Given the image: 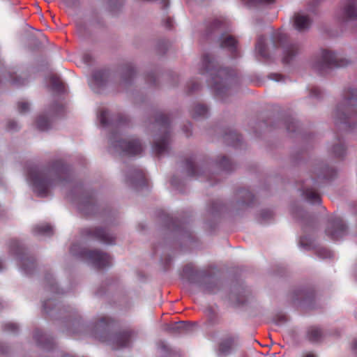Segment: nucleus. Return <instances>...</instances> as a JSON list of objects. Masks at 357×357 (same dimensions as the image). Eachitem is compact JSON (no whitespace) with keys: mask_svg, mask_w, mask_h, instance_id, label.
I'll use <instances>...</instances> for the list:
<instances>
[{"mask_svg":"<svg viewBox=\"0 0 357 357\" xmlns=\"http://www.w3.org/2000/svg\"><path fill=\"white\" fill-rule=\"evenodd\" d=\"M341 18L343 21H357V4L354 0L344 6Z\"/></svg>","mask_w":357,"mask_h":357,"instance_id":"19","label":"nucleus"},{"mask_svg":"<svg viewBox=\"0 0 357 357\" xmlns=\"http://www.w3.org/2000/svg\"><path fill=\"white\" fill-rule=\"evenodd\" d=\"M317 255L321 258H327L331 257V253L327 249L321 248L317 250Z\"/></svg>","mask_w":357,"mask_h":357,"instance_id":"44","label":"nucleus"},{"mask_svg":"<svg viewBox=\"0 0 357 357\" xmlns=\"http://www.w3.org/2000/svg\"><path fill=\"white\" fill-rule=\"evenodd\" d=\"M239 193L243 197V203L250 205L253 202L254 195L249 190H243Z\"/></svg>","mask_w":357,"mask_h":357,"instance_id":"35","label":"nucleus"},{"mask_svg":"<svg viewBox=\"0 0 357 357\" xmlns=\"http://www.w3.org/2000/svg\"><path fill=\"white\" fill-rule=\"evenodd\" d=\"M190 328V324L189 322L179 321L171 324H165L163 330L171 333H183L188 332Z\"/></svg>","mask_w":357,"mask_h":357,"instance_id":"20","label":"nucleus"},{"mask_svg":"<svg viewBox=\"0 0 357 357\" xmlns=\"http://www.w3.org/2000/svg\"><path fill=\"white\" fill-rule=\"evenodd\" d=\"M3 264H2V262H1V261H0V271H1V269H3Z\"/></svg>","mask_w":357,"mask_h":357,"instance_id":"56","label":"nucleus"},{"mask_svg":"<svg viewBox=\"0 0 357 357\" xmlns=\"http://www.w3.org/2000/svg\"><path fill=\"white\" fill-rule=\"evenodd\" d=\"M10 250L17 257L22 271L26 275H31L36 268V262L33 257L26 253L25 248L16 239L10 241Z\"/></svg>","mask_w":357,"mask_h":357,"instance_id":"8","label":"nucleus"},{"mask_svg":"<svg viewBox=\"0 0 357 357\" xmlns=\"http://www.w3.org/2000/svg\"><path fill=\"white\" fill-rule=\"evenodd\" d=\"M45 280L47 281L48 285L50 286L48 289L50 291L57 293V287L56 284L54 282L52 275H47L45 277Z\"/></svg>","mask_w":357,"mask_h":357,"instance_id":"42","label":"nucleus"},{"mask_svg":"<svg viewBox=\"0 0 357 357\" xmlns=\"http://www.w3.org/2000/svg\"><path fill=\"white\" fill-rule=\"evenodd\" d=\"M222 22L220 20H215L207 29V34L212 33L216 29H220Z\"/></svg>","mask_w":357,"mask_h":357,"instance_id":"38","label":"nucleus"},{"mask_svg":"<svg viewBox=\"0 0 357 357\" xmlns=\"http://www.w3.org/2000/svg\"><path fill=\"white\" fill-rule=\"evenodd\" d=\"M323 333L320 328L317 326H311L307 330V337L309 341L312 342H318L321 340Z\"/></svg>","mask_w":357,"mask_h":357,"instance_id":"26","label":"nucleus"},{"mask_svg":"<svg viewBox=\"0 0 357 357\" xmlns=\"http://www.w3.org/2000/svg\"><path fill=\"white\" fill-rule=\"evenodd\" d=\"M270 77L277 82L281 81L282 79V76L279 74H271Z\"/></svg>","mask_w":357,"mask_h":357,"instance_id":"53","label":"nucleus"},{"mask_svg":"<svg viewBox=\"0 0 357 357\" xmlns=\"http://www.w3.org/2000/svg\"><path fill=\"white\" fill-rule=\"evenodd\" d=\"M108 116H109V112L107 109H101L99 112L98 118H99L100 123L103 126H107V125H109Z\"/></svg>","mask_w":357,"mask_h":357,"instance_id":"37","label":"nucleus"},{"mask_svg":"<svg viewBox=\"0 0 357 357\" xmlns=\"http://www.w3.org/2000/svg\"><path fill=\"white\" fill-rule=\"evenodd\" d=\"M57 165L61 167L57 169L56 179L50 178L47 174L38 172L35 169H30L28 173L29 179L33 184L34 190L38 193L40 197H45L47 195L48 190L56 181H61L62 176H65L68 173V169L61 162H57Z\"/></svg>","mask_w":357,"mask_h":357,"instance_id":"5","label":"nucleus"},{"mask_svg":"<svg viewBox=\"0 0 357 357\" xmlns=\"http://www.w3.org/2000/svg\"><path fill=\"white\" fill-rule=\"evenodd\" d=\"M300 243H301V245H303V238H301V240H300Z\"/></svg>","mask_w":357,"mask_h":357,"instance_id":"57","label":"nucleus"},{"mask_svg":"<svg viewBox=\"0 0 357 357\" xmlns=\"http://www.w3.org/2000/svg\"><path fill=\"white\" fill-rule=\"evenodd\" d=\"M224 141L228 144L233 146H237L241 141V136L235 130H229L226 132L223 137Z\"/></svg>","mask_w":357,"mask_h":357,"instance_id":"23","label":"nucleus"},{"mask_svg":"<svg viewBox=\"0 0 357 357\" xmlns=\"http://www.w3.org/2000/svg\"><path fill=\"white\" fill-rule=\"evenodd\" d=\"M197 275V271L195 270L194 266L191 264H187L183 267V275L188 280L192 281L194 276Z\"/></svg>","mask_w":357,"mask_h":357,"instance_id":"29","label":"nucleus"},{"mask_svg":"<svg viewBox=\"0 0 357 357\" xmlns=\"http://www.w3.org/2000/svg\"><path fill=\"white\" fill-rule=\"evenodd\" d=\"M33 338L35 339L37 344L44 349H51L52 340L50 337H47L39 329H36L33 333Z\"/></svg>","mask_w":357,"mask_h":357,"instance_id":"21","label":"nucleus"},{"mask_svg":"<svg viewBox=\"0 0 357 357\" xmlns=\"http://www.w3.org/2000/svg\"><path fill=\"white\" fill-rule=\"evenodd\" d=\"M17 109L20 114H24L29 110V104L25 101H20L17 103Z\"/></svg>","mask_w":357,"mask_h":357,"instance_id":"41","label":"nucleus"},{"mask_svg":"<svg viewBox=\"0 0 357 357\" xmlns=\"http://www.w3.org/2000/svg\"><path fill=\"white\" fill-rule=\"evenodd\" d=\"M204 289L205 291H206L209 294H212V293L215 292L214 289H213V287L211 284L204 285Z\"/></svg>","mask_w":357,"mask_h":357,"instance_id":"52","label":"nucleus"},{"mask_svg":"<svg viewBox=\"0 0 357 357\" xmlns=\"http://www.w3.org/2000/svg\"><path fill=\"white\" fill-rule=\"evenodd\" d=\"M109 77V72L106 70H99L93 73L92 80L91 82V87L96 93H98V88L103 86Z\"/></svg>","mask_w":357,"mask_h":357,"instance_id":"18","label":"nucleus"},{"mask_svg":"<svg viewBox=\"0 0 357 357\" xmlns=\"http://www.w3.org/2000/svg\"><path fill=\"white\" fill-rule=\"evenodd\" d=\"M95 208V200L91 196L83 200L79 206V209L85 215H89L90 211H93Z\"/></svg>","mask_w":357,"mask_h":357,"instance_id":"24","label":"nucleus"},{"mask_svg":"<svg viewBox=\"0 0 357 357\" xmlns=\"http://www.w3.org/2000/svg\"><path fill=\"white\" fill-rule=\"evenodd\" d=\"M237 43L236 39L231 35L222 34L220 38V47L230 52L233 58L238 56Z\"/></svg>","mask_w":357,"mask_h":357,"instance_id":"17","label":"nucleus"},{"mask_svg":"<svg viewBox=\"0 0 357 357\" xmlns=\"http://www.w3.org/2000/svg\"><path fill=\"white\" fill-rule=\"evenodd\" d=\"M114 324V321L107 317H102L98 319L96 324V328L102 333L98 336L101 341L105 342L107 340V337L109 335V330Z\"/></svg>","mask_w":357,"mask_h":357,"instance_id":"14","label":"nucleus"},{"mask_svg":"<svg viewBox=\"0 0 357 357\" xmlns=\"http://www.w3.org/2000/svg\"><path fill=\"white\" fill-rule=\"evenodd\" d=\"M47 303H48L47 301H45L44 303H43V307H44L45 310H47V308H48Z\"/></svg>","mask_w":357,"mask_h":357,"instance_id":"55","label":"nucleus"},{"mask_svg":"<svg viewBox=\"0 0 357 357\" xmlns=\"http://www.w3.org/2000/svg\"><path fill=\"white\" fill-rule=\"evenodd\" d=\"M12 82L16 85H24L26 82V79L22 78H14Z\"/></svg>","mask_w":357,"mask_h":357,"instance_id":"49","label":"nucleus"},{"mask_svg":"<svg viewBox=\"0 0 357 357\" xmlns=\"http://www.w3.org/2000/svg\"><path fill=\"white\" fill-rule=\"evenodd\" d=\"M340 144L335 145L333 148V152L335 157L342 158L345 155L346 149L344 146L342 144L340 140L339 139Z\"/></svg>","mask_w":357,"mask_h":357,"instance_id":"34","label":"nucleus"},{"mask_svg":"<svg viewBox=\"0 0 357 357\" xmlns=\"http://www.w3.org/2000/svg\"><path fill=\"white\" fill-rule=\"evenodd\" d=\"M52 112L57 115V114H59L61 112H63V106L62 104L61 103H59V102H55L53 105H52Z\"/></svg>","mask_w":357,"mask_h":357,"instance_id":"43","label":"nucleus"},{"mask_svg":"<svg viewBox=\"0 0 357 357\" xmlns=\"http://www.w3.org/2000/svg\"><path fill=\"white\" fill-rule=\"evenodd\" d=\"M250 2L255 5L259 4H271L275 2V0H250Z\"/></svg>","mask_w":357,"mask_h":357,"instance_id":"45","label":"nucleus"},{"mask_svg":"<svg viewBox=\"0 0 357 357\" xmlns=\"http://www.w3.org/2000/svg\"><path fill=\"white\" fill-rule=\"evenodd\" d=\"M326 234L332 240L337 241L347 234V227L341 218L335 217L329 220Z\"/></svg>","mask_w":357,"mask_h":357,"instance_id":"12","label":"nucleus"},{"mask_svg":"<svg viewBox=\"0 0 357 357\" xmlns=\"http://www.w3.org/2000/svg\"><path fill=\"white\" fill-rule=\"evenodd\" d=\"M164 25L167 29H172L173 27L172 19L171 17H167L165 21Z\"/></svg>","mask_w":357,"mask_h":357,"instance_id":"50","label":"nucleus"},{"mask_svg":"<svg viewBox=\"0 0 357 357\" xmlns=\"http://www.w3.org/2000/svg\"><path fill=\"white\" fill-rule=\"evenodd\" d=\"M199 88V84L197 82H193L192 86L189 87V93L193 92Z\"/></svg>","mask_w":357,"mask_h":357,"instance_id":"51","label":"nucleus"},{"mask_svg":"<svg viewBox=\"0 0 357 357\" xmlns=\"http://www.w3.org/2000/svg\"><path fill=\"white\" fill-rule=\"evenodd\" d=\"M311 23V20L307 15L296 13L294 15V25L296 29L299 31L307 29Z\"/></svg>","mask_w":357,"mask_h":357,"instance_id":"22","label":"nucleus"},{"mask_svg":"<svg viewBox=\"0 0 357 357\" xmlns=\"http://www.w3.org/2000/svg\"><path fill=\"white\" fill-rule=\"evenodd\" d=\"M238 345V337L236 335H227L222 337L218 343V355L220 357L231 354L232 350Z\"/></svg>","mask_w":357,"mask_h":357,"instance_id":"13","label":"nucleus"},{"mask_svg":"<svg viewBox=\"0 0 357 357\" xmlns=\"http://www.w3.org/2000/svg\"><path fill=\"white\" fill-rule=\"evenodd\" d=\"M184 164L186 172L189 176H195L199 175L197 169L195 166L193 160L192 158L186 159Z\"/></svg>","mask_w":357,"mask_h":357,"instance_id":"30","label":"nucleus"},{"mask_svg":"<svg viewBox=\"0 0 357 357\" xmlns=\"http://www.w3.org/2000/svg\"><path fill=\"white\" fill-rule=\"evenodd\" d=\"M335 123L343 130L357 125V90L349 89L344 92L342 102L335 111Z\"/></svg>","mask_w":357,"mask_h":357,"instance_id":"3","label":"nucleus"},{"mask_svg":"<svg viewBox=\"0 0 357 357\" xmlns=\"http://www.w3.org/2000/svg\"><path fill=\"white\" fill-rule=\"evenodd\" d=\"M36 125L40 130L45 131L50 128V121L46 116L40 115L37 119Z\"/></svg>","mask_w":357,"mask_h":357,"instance_id":"28","label":"nucleus"},{"mask_svg":"<svg viewBox=\"0 0 357 357\" xmlns=\"http://www.w3.org/2000/svg\"><path fill=\"white\" fill-rule=\"evenodd\" d=\"M3 331L8 333H16L18 331V326L15 323L8 322L2 326Z\"/></svg>","mask_w":357,"mask_h":357,"instance_id":"36","label":"nucleus"},{"mask_svg":"<svg viewBox=\"0 0 357 357\" xmlns=\"http://www.w3.org/2000/svg\"><path fill=\"white\" fill-rule=\"evenodd\" d=\"M208 107L202 104H196L191 110L193 119L206 118L208 116Z\"/></svg>","mask_w":357,"mask_h":357,"instance_id":"25","label":"nucleus"},{"mask_svg":"<svg viewBox=\"0 0 357 357\" xmlns=\"http://www.w3.org/2000/svg\"><path fill=\"white\" fill-rule=\"evenodd\" d=\"M321 93V90L317 87H312L310 89V96L316 98L320 97Z\"/></svg>","mask_w":357,"mask_h":357,"instance_id":"46","label":"nucleus"},{"mask_svg":"<svg viewBox=\"0 0 357 357\" xmlns=\"http://www.w3.org/2000/svg\"><path fill=\"white\" fill-rule=\"evenodd\" d=\"M278 48L282 49V62L286 64L290 63L301 52L299 45L296 43H288L287 34L282 33L280 30L275 31L272 34L271 47H268L266 39L263 36L257 38L255 45L256 52L265 59H269L271 52Z\"/></svg>","mask_w":357,"mask_h":357,"instance_id":"2","label":"nucleus"},{"mask_svg":"<svg viewBox=\"0 0 357 357\" xmlns=\"http://www.w3.org/2000/svg\"><path fill=\"white\" fill-rule=\"evenodd\" d=\"M336 175V172L327 165L316 167L312 178L306 181L302 188V195L311 204H320L321 196L317 192L319 183L324 180H331Z\"/></svg>","mask_w":357,"mask_h":357,"instance_id":"4","label":"nucleus"},{"mask_svg":"<svg viewBox=\"0 0 357 357\" xmlns=\"http://www.w3.org/2000/svg\"><path fill=\"white\" fill-rule=\"evenodd\" d=\"M287 130L289 131V132H294L295 131V128H296V122L293 120L290 121H288L287 123Z\"/></svg>","mask_w":357,"mask_h":357,"instance_id":"48","label":"nucleus"},{"mask_svg":"<svg viewBox=\"0 0 357 357\" xmlns=\"http://www.w3.org/2000/svg\"><path fill=\"white\" fill-rule=\"evenodd\" d=\"M349 61L346 59L339 58L334 52L323 50L320 59L315 62L314 68L320 73L328 69L347 66Z\"/></svg>","mask_w":357,"mask_h":357,"instance_id":"7","label":"nucleus"},{"mask_svg":"<svg viewBox=\"0 0 357 357\" xmlns=\"http://www.w3.org/2000/svg\"><path fill=\"white\" fill-rule=\"evenodd\" d=\"M78 255L87 259L97 269H101L109 266L111 264L110 256L99 250L83 249Z\"/></svg>","mask_w":357,"mask_h":357,"instance_id":"10","label":"nucleus"},{"mask_svg":"<svg viewBox=\"0 0 357 357\" xmlns=\"http://www.w3.org/2000/svg\"><path fill=\"white\" fill-rule=\"evenodd\" d=\"M132 337V332L125 331L121 333H116L110 338L112 344L114 349L123 348L128 346Z\"/></svg>","mask_w":357,"mask_h":357,"instance_id":"15","label":"nucleus"},{"mask_svg":"<svg viewBox=\"0 0 357 357\" xmlns=\"http://www.w3.org/2000/svg\"><path fill=\"white\" fill-rule=\"evenodd\" d=\"M76 247L77 245H73L71 248H70V252L73 254V255H75V249H76Z\"/></svg>","mask_w":357,"mask_h":357,"instance_id":"54","label":"nucleus"},{"mask_svg":"<svg viewBox=\"0 0 357 357\" xmlns=\"http://www.w3.org/2000/svg\"><path fill=\"white\" fill-rule=\"evenodd\" d=\"M200 73L209 76L207 80L208 85L215 91L216 95L221 98L227 93L228 86L231 84L236 76L234 70L219 68L213 56L208 54L202 56Z\"/></svg>","mask_w":357,"mask_h":357,"instance_id":"1","label":"nucleus"},{"mask_svg":"<svg viewBox=\"0 0 357 357\" xmlns=\"http://www.w3.org/2000/svg\"><path fill=\"white\" fill-rule=\"evenodd\" d=\"M117 138L116 133H113L111 137V142L116 151L128 155H136L142 152L143 146L138 139L130 138L118 140Z\"/></svg>","mask_w":357,"mask_h":357,"instance_id":"9","label":"nucleus"},{"mask_svg":"<svg viewBox=\"0 0 357 357\" xmlns=\"http://www.w3.org/2000/svg\"><path fill=\"white\" fill-rule=\"evenodd\" d=\"M312 296V293L309 292L305 289H300L298 290L295 293V296H294V298L296 300H301L303 301H307L310 299Z\"/></svg>","mask_w":357,"mask_h":357,"instance_id":"33","label":"nucleus"},{"mask_svg":"<svg viewBox=\"0 0 357 357\" xmlns=\"http://www.w3.org/2000/svg\"><path fill=\"white\" fill-rule=\"evenodd\" d=\"M50 84L52 89L57 92H62L64 90L63 83L55 76L51 77Z\"/></svg>","mask_w":357,"mask_h":357,"instance_id":"32","label":"nucleus"},{"mask_svg":"<svg viewBox=\"0 0 357 357\" xmlns=\"http://www.w3.org/2000/svg\"><path fill=\"white\" fill-rule=\"evenodd\" d=\"M218 164L220 168L225 171H231L234 169L233 163L226 156H221Z\"/></svg>","mask_w":357,"mask_h":357,"instance_id":"31","label":"nucleus"},{"mask_svg":"<svg viewBox=\"0 0 357 357\" xmlns=\"http://www.w3.org/2000/svg\"><path fill=\"white\" fill-rule=\"evenodd\" d=\"M155 124L160 127L162 135L154 142L153 151L156 155L160 156L168 151L170 139V118L162 112H158L155 115Z\"/></svg>","mask_w":357,"mask_h":357,"instance_id":"6","label":"nucleus"},{"mask_svg":"<svg viewBox=\"0 0 357 357\" xmlns=\"http://www.w3.org/2000/svg\"><path fill=\"white\" fill-rule=\"evenodd\" d=\"M126 122L127 118L122 114H119L115 119H112V124L116 127H119L121 125L126 124Z\"/></svg>","mask_w":357,"mask_h":357,"instance_id":"40","label":"nucleus"},{"mask_svg":"<svg viewBox=\"0 0 357 357\" xmlns=\"http://www.w3.org/2000/svg\"><path fill=\"white\" fill-rule=\"evenodd\" d=\"M125 81L128 82L129 79L133 77L135 74V71L134 70L133 66L131 64H128L126 66L125 69Z\"/></svg>","mask_w":357,"mask_h":357,"instance_id":"39","label":"nucleus"},{"mask_svg":"<svg viewBox=\"0 0 357 357\" xmlns=\"http://www.w3.org/2000/svg\"><path fill=\"white\" fill-rule=\"evenodd\" d=\"M0 352H1V353H5V352H6V351H5L4 349H0Z\"/></svg>","mask_w":357,"mask_h":357,"instance_id":"58","label":"nucleus"},{"mask_svg":"<svg viewBox=\"0 0 357 357\" xmlns=\"http://www.w3.org/2000/svg\"><path fill=\"white\" fill-rule=\"evenodd\" d=\"M18 128L17 123L15 121H9L7 123L8 130H16Z\"/></svg>","mask_w":357,"mask_h":357,"instance_id":"47","label":"nucleus"},{"mask_svg":"<svg viewBox=\"0 0 357 357\" xmlns=\"http://www.w3.org/2000/svg\"><path fill=\"white\" fill-rule=\"evenodd\" d=\"M83 236L94 238L105 244H113L115 237L107 229L101 227H88L82 231Z\"/></svg>","mask_w":357,"mask_h":357,"instance_id":"11","label":"nucleus"},{"mask_svg":"<svg viewBox=\"0 0 357 357\" xmlns=\"http://www.w3.org/2000/svg\"><path fill=\"white\" fill-rule=\"evenodd\" d=\"M126 182L137 187L143 186L146 184L145 174L142 169L133 168L129 171L126 178Z\"/></svg>","mask_w":357,"mask_h":357,"instance_id":"16","label":"nucleus"},{"mask_svg":"<svg viewBox=\"0 0 357 357\" xmlns=\"http://www.w3.org/2000/svg\"><path fill=\"white\" fill-rule=\"evenodd\" d=\"M33 233L35 235L50 236L53 234V229L52 226L48 224H40L33 228Z\"/></svg>","mask_w":357,"mask_h":357,"instance_id":"27","label":"nucleus"}]
</instances>
